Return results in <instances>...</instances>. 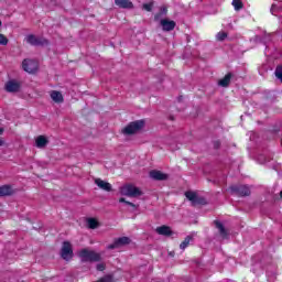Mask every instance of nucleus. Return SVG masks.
<instances>
[{"mask_svg": "<svg viewBox=\"0 0 282 282\" xmlns=\"http://www.w3.org/2000/svg\"><path fill=\"white\" fill-rule=\"evenodd\" d=\"M78 257L82 260V263H96L98 261H102V256H100V253L94 251V250H89L87 248L82 249L78 252Z\"/></svg>", "mask_w": 282, "mask_h": 282, "instance_id": "f257e3e1", "label": "nucleus"}, {"mask_svg": "<svg viewBox=\"0 0 282 282\" xmlns=\"http://www.w3.org/2000/svg\"><path fill=\"white\" fill-rule=\"evenodd\" d=\"M229 192L231 195H236L237 197H250L251 191L248 185H230Z\"/></svg>", "mask_w": 282, "mask_h": 282, "instance_id": "f03ea898", "label": "nucleus"}, {"mask_svg": "<svg viewBox=\"0 0 282 282\" xmlns=\"http://www.w3.org/2000/svg\"><path fill=\"white\" fill-rule=\"evenodd\" d=\"M142 129H144V120H137L130 122L122 130V133H124V135H133L134 133H138V131H142Z\"/></svg>", "mask_w": 282, "mask_h": 282, "instance_id": "7ed1b4c3", "label": "nucleus"}, {"mask_svg": "<svg viewBox=\"0 0 282 282\" xmlns=\"http://www.w3.org/2000/svg\"><path fill=\"white\" fill-rule=\"evenodd\" d=\"M121 195L126 197H141L143 193L135 185L127 184L120 188Z\"/></svg>", "mask_w": 282, "mask_h": 282, "instance_id": "20e7f679", "label": "nucleus"}, {"mask_svg": "<svg viewBox=\"0 0 282 282\" xmlns=\"http://www.w3.org/2000/svg\"><path fill=\"white\" fill-rule=\"evenodd\" d=\"M61 257L64 261H72L74 259V249L72 248V242L64 241L61 249Z\"/></svg>", "mask_w": 282, "mask_h": 282, "instance_id": "39448f33", "label": "nucleus"}, {"mask_svg": "<svg viewBox=\"0 0 282 282\" xmlns=\"http://www.w3.org/2000/svg\"><path fill=\"white\" fill-rule=\"evenodd\" d=\"M26 43L33 45L34 47H44V45H50V41L45 37H36L34 34H29L26 36Z\"/></svg>", "mask_w": 282, "mask_h": 282, "instance_id": "423d86ee", "label": "nucleus"}, {"mask_svg": "<svg viewBox=\"0 0 282 282\" xmlns=\"http://www.w3.org/2000/svg\"><path fill=\"white\" fill-rule=\"evenodd\" d=\"M185 197L192 202V206H206V198L198 196L195 192H186Z\"/></svg>", "mask_w": 282, "mask_h": 282, "instance_id": "0eeeda50", "label": "nucleus"}, {"mask_svg": "<svg viewBox=\"0 0 282 282\" xmlns=\"http://www.w3.org/2000/svg\"><path fill=\"white\" fill-rule=\"evenodd\" d=\"M22 67L28 74H34L35 72H39V62L34 59H24L22 62Z\"/></svg>", "mask_w": 282, "mask_h": 282, "instance_id": "6e6552de", "label": "nucleus"}, {"mask_svg": "<svg viewBox=\"0 0 282 282\" xmlns=\"http://www.w3.org/2000/svg\"><path fill=\"white\" fill-rule=\"evenodd\" d=\"M129 243H131V238L120 237L117 238L113 243L108 246V250H116V248H120V246H129Z\"/></svg>", "mask_w": 282, "mask_h": 282, "instance_id": "1a4fd4ad", "label": "nucleus"}, {"mask_svg": "<svg viewBox=\"0 0 282 282\" xmlns=\"http://www.w3.org/2000/svg\"><path fill=\"white\" fill-rule=\"evenodd\" d=\"M151 180H155V182H166L169 180V174L163 173L162 171L152 170L150 171Z\"/></svg>", "mask_w": 282, "mask_h": 282, "instance_id": "9d476101", "label": "nucleus"}, {"mask_svg": "<svg viewBox=\"0 0 282 282\" xmlns=\"http://www.w3.org/2000/svg\"><path fill=\"white\" fill-rule=\"evenodd\" d=\"M160 25H161L163 32H173V30H175V25H177V23H175V21H173V20L162 19L160 21Z\"/></svg>", "mask_w": 282, "mask_h": 282, "instance_id": "9b49d317", "label": "nucleus"}, {"mask_svg": "<svg viewBox=\"0 0 282 282\" xmlns=\"http://www.w3.org/2000/svg\"><path fill=\"white\" fill-rule=\"evenodd\" d=\"M21 90V83L17 80H9L6 84V91L9 94H17V91Z\"/></svg>", "mask_w": 282, "mask_h": 282, "instance_id": "f8f14e48", "label": "nucleus"}, {"mask_svg": "<svg viewBox=\"0 0 282 282\" xmlns=\"http://www.w3.org/2000/svg\"><path fill=\"white\" fill-rule=\"evenodd\" d=\"M95 184L98 186V188L105 191L106 193H111V191H113V186H111L109 182H106L102 178H96Z\"/></svg>", "mask_w": 282, "mask_h": 282, "instance_id": "ddd939ff", "label": "nucleus"}, {"mask_svg": "<svg viewBox=\"0 0 282 282\" xmlns=\"http://www.w3.org/2000/svg\"><path fill=\"white\" fill-rule=\"evenodd\" d=\"M17 193V189L12 188V185L0 186V197H12Z\"/></svg>", "mask_w": 282, "mask_h": 282, "instance_id": "4468645a", "label": "nucleus"}, {"mask_svg": "<svg viewBox=\"0 0 282 282\" xmlns=\"http://www.w3.org/2000/svg\"><path fill=\"white\" fill-rule=\"evenodd\" d=\"M115 6L123 10H133V2L131 0H115Z\"/></svg>", "mask_w": 282, "mask_h": 282, "instance_id": "2eb2a0df", "label": "nucleus"}, {"mask_svg": "<svg viewBox=\"0 0 282 282\" xmlns=\"http://www.w3.org/2000/svg\"><path fill=\"white\" fill-rule=\"evenodd\" d=\"M155 232L158 235H162L163 237H171V235H173V230L166 225L156 227Z\"/></svg>", "mask_w": 282, "mask_h": 282, "instance_id": "dca6fc26", "label": "nucleus"}, {"mask_svg": "<svg viewBox=\"0 0 282 282\" xmlns=\"http://www.w3.org/2000/svg\"><path fill=\"white\" fill-rule=\"evenodd\" d=\"M47 144H50V141L47 140V138H45V135H39L35 139V147H37V149H45Z\"/></svg>", "mask_w": 282, "mask_h": 282, "instance_id": "f3484780", "label": "nucleus"}, {"mask_svg": "<svg viewBox=\"0 0 282 282\" xmlns=\"http://www.w3.org/2000/svg\"><path fill=\"white\" fill-rule=\"evenodd\" d=\"M214 224L219 230V235L223 237V239H226V237H228V231L226 230V227H224V224H221L219 220H214Z\"/></svg>", "mask_w": 282, "mask_h": 282, "instance_id": "a211bd4d", "label": "nucleus"}, {"mask_svg": "<svg viewBox=\"0 0 282 282\" xmlns=\"http://www.w3.org/2000/svg\"><path fill=\"white\" fill-rule=\"evenodd\" d=\"M230 80H232V73L225 75V77L218 82V85L219 87H230Z\"/></svg>", "mask_w": 282, "mask_h": 282, "instance_id": "6ab92c4d", "label": "nucleus"}, {"mask_svg": "<svg viewBox=\"0 0 282 282\" xmlns=\"http://www.w3.org/2000/svg\"><path fill=\"white\" fill-rule=\"evenodd\" d=\"M51 98L54 102H63V94H61V91L53 90L51 93Z\"/></svg>", "mask_w": 282, "mask_h": 282, "instance_id": "aec40b11", "label": "nucleus"}, {"mask_svg": "<svg viewBox=\"0 0 282 282\" xmlns=\"http://www.w3.org/2000/svg\"><path fill=\"white\" fill-rule=\"evenodd\" d=\"M191 241H193V236H186L183 242H181L180 248L181 250H186L188 246H191Z\"/></svg>", "mask_w": 282, "mask_h": 282, "instance_id": "412c9836", "label": "nucleus"}, {"mask_svg": "<svg viewBox=\"0 0 282 282\" xmlns=\"http://www.w3.org/2000/svg\"><path fill=\"white\" fill-rule=\"evenodd\" d=\"M87 224H88V228H90V230H96V228H98V226H100V224L96 220V218H88Z\"/></svg>", "mask_w": 282, "mask_h": 282, "instance_id": "4be33fe9", "label": "nucleus"}, {"mask_svg": "<svg viewBox=\"0 0 282 282\" xmlns=\"http://www.w3.org/2000/svg\"><path fill=\"white\" fill-rule=\"evenodd\" d=\"M231 4L234 6L237 12L243 9V2H241V0H232Z\"/></svg>", "mask_w": 282, "mask_h": 282, "instance_id": "5701e85b", "label": "nucleus"}, {"mask_svg": "<svg viewBox=\"0 0 282 282\" xmlns=\"http://www.w3.org/2000/svg\"><path fill=\"white\" fill-rule=\"evenodd\" d=\"M216 39L220 42L226 41V39H228V33L220 31L217 33Z\"/></svg>", "mask_w": 282, "mask_h": 282, "instance_id": "b1692460", "label": "nucleus"}, {"mask_svg": "<svg viewBox=\"0 0 282 282\" xmlns=\"http://www.w3.org/2000/svg\"><path fill=\"white\" fill-rule=\"evenodd\" d=\"M167 12H169V9H166V7H162L161 13H158L154 15V21H160V17H162V14H166Z\"/></svg>", "mask_w": 282, "mask_h": 282, "instance_id": "393cba45", "label": "nucleus"}, {"mask_svg": "<svg viewBox=\"0 0 282 282\" xmlns=\"http://www.w3.org/2000/svg\"><path fill=\"white\" fill-rule=\"evenodd\" d=\"M142 9L145 10L147 12H151L153 10V1L150 3H144L142 6Z\"/></svg>", "mask_w": 282, "mask_h": 282, "instance_id": "a878e982", "label": "nucleus"}, {"mask_svg": "<svg viewBox=\"0 0 282 282\" xmlns=\"http://www.w3.org/2000/svg\"><path fill=\"white\" fill-rule=\"evenodd\" d=\"M274 75L282 80V66H276Z\"/></svg>", "mask_w": 282, "mask_h": 282, "instance_id": "bb28decb", "label": "nucleus"}, {"mask_svg": "<svg viewBox=\"0 0 282 282\" xmlns=\"http://www.w3.org/2000/svg\"><path fill=\"white\" fill-rule=\"evenodd\" d=\"M107 265L105 263H98L96 265V270H98V272H105Z\"/></svg>", "mask_w": 282, "mask_h": 282, "instance_id": "cd10ccee", "label": "nucleus"}, {"mask_svg": "<svg viewBox=\"0 0 282 282\" xmlns=\"http://www.w3.org/2000/svg\"><path fill=\"white\" fill-rule=\"evenodd\" d=\"M0 45H8V37L3 34H0Z\"/></svg>", "mask_w": 282, "mask_h": 282, "instance_id": "c85d7f7f", "label": "nucleus"}, {"mask_svg": "<svg viewBox=\"0 0 282 282\" xmlns=\"http://www.w3.org/2000/svg\"><path fill=\"white\" fill-rule=\"evenodd\" d=\"M258 161L261 163V164H265V162H268V160L263 159V155H260L258 158Z\"/></svg>", "mask_w": 282, "mask_h": 282, "instance_id": "c756f323", "label": "nucleus"}, {"mask_svg": "<svg viewBox=\"0 0 282 282\" xmlns=\"http://www.w3.org/2000/svg\"><path fill=\"white\" fill-rule=\"evenodd\" d=\"M127 206H131V208H138V205L131 203V202H126Z\"/></svg>", "mask_w": 282, "mask_h": 282, "instance_id": "7c9ffc66", "label": "nucleus"}, {"mask_svg": "<svg viewBox=\"0 0 282 282\" xmlns=\"http://www.w3.org/2000/svg\"><path fill=\"white\" fill-rule=\"evenodd\" d=\"M274 12H276V6H275V4H272V7H271V13L274 14Z\"/></svg>", "mask_w": 282, "mask_h": 282, "instance_id": "2f4dec72", "label": "nucleus"}, {"mask_svg": "<svg viewBox=\"0 0 282 282\" xmlns=\"http://www.w3.org/2000/svg\"><path fill=\"white\" fill-rule=\"evenodd\" d=\"M220 145H221V143H220L219 141H216V142L214 143V147H215L216 149H219Z\"/></svg>", "mask_w": 282, "mask_h": 282, "instance_id": "473e14b6", "label": "nucleus"}, {"mask_svg": "<svg viewBox=\"0 0 282 282\" xmlns=\"http://www.w3.org/2000/svg\"><path fill=\"white\" fill-rule=\"evenodd\" d=\"M127 202H128V200L124 199V198H120V199H119V203H120V204H127Z\"/></svg>", "mask_w": 282, "mask_h": 282, "instance_id": "72a5a7b5", "label": "nucleus"}, {"mask_svg": "<svg viewBox=\"0 0 282 282\" xmlns=\"http://www.w3.org/2000/svg\"><path fill=\"white\" fill-rule=\"evenodd\" d=\"M169 257H175V251H170Z\"/></svg>", "mask_w": 282, "mask_h": 282, "instance_id": "f704fd0d", "label": "nucleus"}, {"mask_svg": "<svg viewBox=\"0 0 282 282\" xmlns=\"http://www.w3.org/2000/svg\"><path fill=\"white\" fill-rule=\"evenodd\" d=\"M0 135H3V128H0Z\"/></svg>", "mask_w": 282, "mask_h": 282, "instance_id": "c9c22d12", "label": "nucleus"}, {"mask_svg": "<svg viewBox=\"0 0 282 282\" xmlns=\"http://www.w3.org/2000/svg\"><path fill=\"white\" fill-rule=\"evenodd\" d=\"M0 147H3V140L0 139Z\"/></svg>", "mask_w": 282, "mask_h": 282, "instance_id": "e433bc0d", "label": "nucleus"}, {"mask_svg": "<svg viewBox=\"0 0 282 282\" xmlns=\"http://www.w3.org/2000/svg\"><path fill=\"white\" fill-rule=\"evenodd\" d=\"M0 28H1V21H0Z\"/></svg>", "mask_w": 282, "mask_h": 282, "instance_id": "4c0bfd02", "label": "nucleus"}]
</instances>
